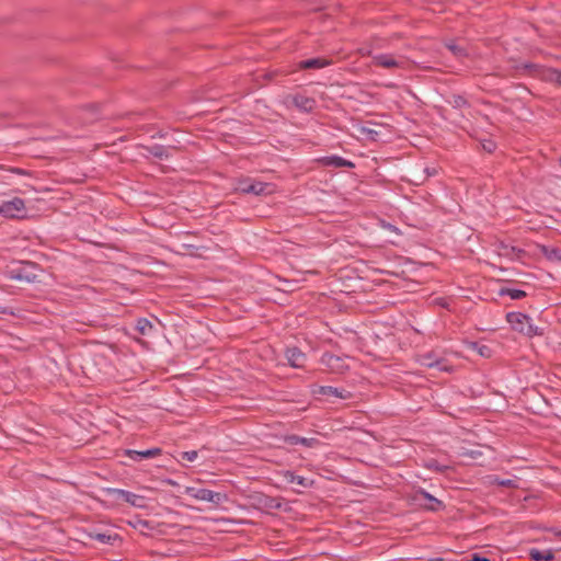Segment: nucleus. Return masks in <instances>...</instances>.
Masks as SVG:
<instances>
[{"mask_svg": "<svg viewBox=\"0 0 561 561\" xmlns=\"http://www.w3.org/2000/svg\"><path fill=\"white\" fill-rule=\"evenodd\" d=\"M112 494L116 496V499H122L128 504H130L134 507L137 508H146L147 507V501L146 497L139 494L131 493L126 490L122 489H112L110 490Z\"/></svg>", "mask_w": 561, "mask_h": 561, "instance_id": "6", "label": "nucleus"}, {"mask_svg": "<svg viewBox=\"0 0 561 561\" xmlns=\"http://www.w3.org/2000/svg\"><path fill=\"white\" fill-rule=\"evenodd\" d=\"M90 537L92 539L100 541L101 543H112L114 540H116L117 535L98 533L91 534Z\"/></svg>", "mask_w": 561, "mask_h": 561, "instance_id": "21", "label": "nucleus"}, {"mask_svg": "<svg viewBox=\"0 0 561 561\" xmlns=\"http://www.w3.org/2000/svg\"><path fill=\"white\" fill-rule=\"evenodd\" d=\"M136 330L141 335H150L151 332L153 331V324L149 320L141 318L138 319L136 322Z\"/></svg>", "mask_w": 561, "mask_h": 561, "instance_id": "17", "label": "nucleus"}, {"mask_svg": "<svg viewBox=\"0 0 561 561\" xmlns=\"http://www.w3.org/2000/svg\"><path fill=\"white\" fill-rule=\"evenodd\" d=\"M539 251L547 260L554 263L561 262V250L559 248L540 245Z\"/></svg>", "mask_w": 561, "mask_h": 561, "instance_id": "9", "label": "nucleus"}, {"mask_svg": "<svg viewBox=\"0 0 561 561\" xmlns=\"http://www.w3.org/2000/svg\"><path fill=\"white\" fill-rule=\"evenodd\" d=\"M183 493L198 502L211 503L215 506H220L228 501L226 493L215 492L196 485L185 486Z\"/></svg>", "mask_w": 561, "mask_h": 561, "instance_id": "1", "label": "nucleus"}, {"mask_svg": "<svg viewBox=\"0 0 561 561\" xmlns=\"http://www.w3.org/2000/svg\"><path fill=\"white\" fill-rule=\"evenodd\" d=\"M287 440L289 444H293V445L301 444L307 447H314L319 443L318 439H316V438H306V437H300L297 435H293V436L288 437Z\"/></svg>", "mask_w": 561, "mask_h": 561, "instance_id": "18", "label": "nucleus"}, {"mask_svg": "<svg viewBox=\"0 0 561 561\" xmlns=\"http://www.w3.org/2000/svg\"><path fill=\"white\" fill-rule=\"evenodd\" d=\"M9 172L11 173H14V174H19V175H26L27 172L23 169H19V168H11L8 170Z\"/></svg>", "mask_w": 561, "mask_h": 561, "instance_id": "28", "label": "nucleus"}, {"mask_svg": "<svg viewBox=\"0 0 561 561\" xmlns=\"http://www.w3.org/2000/svg\"><path fill=\"white\" fill-rule=\"evenodd\" d=\"M466 346L468 350L477 352L482 357L491 356V348L484 344H479L477 342H468Z\"/></svg>", "mask_w": 561, "mask_h": 561, "instance_id": "15", "label": "nucleus"}, {"mask_svg": "<svg viewBox=\"0 0 561 561\" xmlns=\"http://www.w3.org/2000/svg\"><path fill=\"white\" fill-rule=\"evenodd\" d=\"M430 561H444V559H442V558H432V559H430Z\"/></svg>", "mask_w": 561, "mask_h": 561, "instance_id": "35", "label": "nucleus"}, {"mask_svg": "<svg viewBox=\"0 0 561 561\" xmlns=\"http://www.w3.org/2000/svg\"><path fill=\"white\" fill-rule=\"evenodd\" d=\"M329 65V61L323 58H310L300 62L301 68L320 69Z\"/></svg>", "mask_w": 561, "mask_h": 561, "instance_id": "16", "label": "nucleus"}, {"mask_svg": "<svg viewBox=\"0 0 561 561\" xmlns=\"http://www.w3.org/2000/svg\"><path fill=\"white\" fill-rule=\"evenodd\" d=\"M529 556L535 561H552L554 559V553L551 549H530Z\"/></svg>", "mask_w": 561, "mask_h": 561, "instance_id": "10", "label": "nucleus"}, {"mask_svg": "<svg viewBox=\"0 0 561 561\" xmlns=\"http://www.w3.org/2000/svg\"><path fill=\"white\" fill-rule=\"evenodd\" d=\"M237 190L245 194L254 195H267L274 192V187L272 184L259 181H251L250 179L240 181Z\"/></svg>", "mask_w": 561, "mask_h": 561, "instance_id": "3", "label": "nucleus"}, {"mask_svg": "<svg viewBox=\"0 0 561 561\" xmlns=\"http://www.w3.org/2000/svg\"><path fill=\"white\" fill-rule=\"evenodd\" d=\"M327 163L334 167H353L351 161L336 156L328 158Z\"/></svg>", "mask_w": 561, "mask_h": 561, "instance_id": "24", "label": "nucleus"}, {"mask_svg": "<svg viewBox=\"0 0 561 561\" xmlns=\"http://www.w3.org/2000/svg\"><path fill=\"white\" fill-rule=\"evenodd\" d=\"M24 209V201L19 197L0 204V215L8 218L18 217Z\"/></svg>", "mask_w": 561, "mask_h": 561, "instance_id": "7", "label": "nucleus"}, {"mask_svg": "<svg viewBox=\"0 0 561 561\" xmlns=\"http://www.w3.org/2000/svg\"><path fill=\"white\" fill-rule=\"evenodd\" d=\"M419 495L422 496L423 499L427 500L428 502L434 501V505H426L427 508L431 511H437L442 506V502L438 501L437 499H435L433 495H431L426 491H420Z\"/></svg>", "mask_w": 561, "mask_h": 561, "instance_id": "23", "label": "nucleus"}, {"mask_svg": "<svg viewBox=\"0 0 561 561\" xmlns=\"http://www.w3.org/2000/svg\"><path fill=\"white\" fill-rule=\"evenodd\" d=\"M506 318L511 327L517 332H520L527 336H536L542 334V330L534 325L533 320L524 313L510 312L507 313Z\"/></svg>", "mask_w": 561, "mask_h": 561, "instance_id": "2", "label": "nucleus"}, {"mask_svg": "<svg viewBox=\"0 0 561 561\" xmlns=\"http://www.w3.org/2000/svg\"><path fill=\"white\" fill-rule=\"evenodd\" d=\"M322 362L327 364L331 369H339L342 366L340 365L341 359L334 355L327 354L322 357Z\"/></svg>", "mask_w": 561, "mask_h": 561, "instance_id": "22", "label": "nucleus"}, {"mask_svg": "<svg viewBox=\"0 0 561 561\" xmlns=\"http://www.w3.org/2000/svg\"><path fill=\"white\" fill-rule=\"evenodd\" d=\"M493 147H494V146H493V144H491V142H490L489 145H484V149H485V150H488V151H490V152L493 150Z\"/></svg>", "mask_w": 561, "mask_h": 561, "instance_id": "34", "label": "nucleus"}, {"mask_svg": "<svg viewBox=\"0 0 561 561\" xmlns=\"http://www.w3.org/2000/svg\"><path fill=\"white\" fill-rule=\"evenodd\" d=\"M500 485H504V486H511L513 485V481L512 480H502L499 482Z\"/></svg>", "mask_w": 561, "mask_h": 561, "instance_id": "31", "label": "nucleus"}, {"mask_svg": "<svg viewBox=\"0 0 561 561\" xmlns=\"http://www.w3.org/2000/svg\"><path fill=\"white\" fill-rule=\"evenodd\" d=\"M523 251L515 247L502 245L500 249V255L506 256L511 260H517Z\"/></svg>", "mask_w": 561, "mask_h": 561, "instance_id": "19", "label": "nucleus"}, {"mask_svg": "<svg viewBox=\"0 0 561 561\" xmlns=\"http://www.w3.org/2000/svg\"><path fill=\"white\" fill-rule=\"evenodd\" d=\"M359 53L363 55V56H366V55H371V51L369 49H366V48H360L359 49Z\"/></svg>", "mask_w": 561, "mask_h": 561, "instance_id": "32", "label": "nucleus"}, {"mask_svg": "<svg viewBox=\"0 0 561 561\" xmlns=\"http://www.w3.org/2000/svg\"><path fill=\"white\" fill-rule=\"evenodd\" d=\"M467 561H490V559L474 556L470 560H467Z\"/></svg>", "mask_w": 561, "mask_h": 561, "instance_id": "30", "label": "nucleus"}, {"mask_svg": "<svg viewBox=\"0 0 561 561\" xmlns=\"http://www.w3.org/2000/svg\"><path fill=\"white\" fill-rule=\"evenodd\" d=\"M426 172H427V174H428V175H433V174H435V170H433V171H428V170L426 169Z\"/></svg>", "mask_w": 561, "mask_h": 561, "instance_id": "36", "label": "nucleus"}, {"mask_svg": "<svg viewBox=\"0 0 561 561\" xmlns=\"http://www.w3.org/2000/svg\"><path fill=\"white\" fill-rule=\"evenodd\" d=\"M385 227L390 231L398 232V228L390 224L386 225Z\"/></svg>", "mask_w": 561, "mask_h": 561, "instance_id": "33", "label": "nucleus"}, {"mask_svg": "<svg viewBox=\"0 0 561 561\" xmlns=\"http://www.w3.org/2000/svg\"><path fill=\"white\" fill-rule=\"evenodd\" d=\"M373 65L386 69L404 68L407 59L401 55L393 54H376L373 55Z\"/></svg>", "mask_w": 561, "mask_h": 561, "instance_id": "4", "label": "nucleus"}, {"mask_svg": "<svg viewBox=\"0 0 561 561\" xmlns=\"http://www.w3.org/2000/svg\"><path fill=\"white\" fill-rule=\"evenodd\" d=\"M285 479L289 483H297L304 488H309L312 485L311 480L304 478L301 476H296L294 472H290V471L285 472Z\"/></svg>", "mask_w": 561, "mask_h": 561, "instance_id": "14", "label": "nucleus"}, {"mask_svg": "<svg viewBox=\"0 0 561 561\" xmlns=\"http://www.w3.org/2000/svg\"><path fill=\"white\" fill-rule=\"evenodd\" d=\"M152 153L156 157L161 158L163 156V148L162 147H156V148H153Z\"/></svg>", "mask_w": 561, "mask_h": 561, "instance_id": "29", "label": "nucleus"}, {"mask_svg": "<svg viewBox=\"0 0 561 561\" xmlns=\"http://www.w3.org/2000/svg\"><path fill=\"white\" fill-rule=\"evenodd\" d=\"M448 49H450L454 55L456 56H461L463 54V49L455 44H448L447 45Z\"/></svg>", "mask_w": 561, "mask_h": 561, "instance_id": "27", "label": "nucleus"}, {"mask_svg": "<svg viewBox=\"0 0 561 561\" xmlns=\"http://www.w3.org/2000/svg\"><path fill=\"white\" fill-rule=\"evenodd\" d=\"M505 294L508 295L512 299H520L526 295L525 291L520 289H507Z\"/></svg>", "mask_w": 561, "mask_h": 561, "instance_id": "25", "label": "nucleus"}, {"mask_svg": "<svg viewBox=\"0 0 561 561\" xmlns=\"http://www.w3.org/2000/svg\"><path fill=\"white\" fill-rule=\"evenodd\" d=\"M293 102H294L295 106H297L299 110L305 111V112L311 111L314 105V100L310 99L308 96H305V95L294 96Z\"/></svg>", "mask_w": 561, "mask_h": 561, "instance_id": "12", "label": "nucleus"}, {"mask_svg": "<svg viewBox=\"0 0 561 561\" xmlns=\"http://www.w3.org/2000/svg\"><path fill=\"white\" fill-rule=\"evenodd\" d=\"M181 457H182V459L192 462L197 458V451H195V450L184 451L181 454Z\"/></svg>", "mask_w": 561, "mask_h": 561, "instance_id": "26", "label": "nucleus"}, {"mask_svg": "<svg viewBox=\"0 0 561 561\" xmlns=\"http://www.w3.org/2000/svg\"><path fill=\"white\" fill-rule=\"evenodd\" d=\"M286 358L294 368H301L306 363V355L297 347H290L286 351Z\"/></svg>", "mask_w": 561, "mask_h": 561, "instance_id": "8", "label": "nucleus"}, {"mask_svg": "<svg viewBox=\"0 0 561 561\" xmlns=\"http://www.w3.org/2000/svg\"><path fill=\"white\" fill-rule=\"evenodd\" d=\"M321 394H324V396H332V397H336V398H341V399H346L350 397V393L346 392L345 390H342V389H339V388H334V387H331V386H322L320 387V391H319Z\"/></svg>", "mask_w": 561, "mask_h": 561, "instance_id": "13", "label": "nucleus"}, {"mask_svg": "<svg viewBox=\"0 0 561 561\" xmlns=\"http://www.w3.org/2000/svg\"><path fill=\"white\" fill-rule=\"evenodd\" d=\"M542 78L547 81L561 84V71L552 68L545 69Z\"/></svg>", "mask_w": 561, "mask_h": 561, "instance_id": "20", "label": "nucleus"}, {"mask_svg": "<svg viewBox=\"0 0 561 561\" xmlns=\"http://www.w3.org/2000/svg\"><path fill=\"white\" fill-rule=\"evenodd\" d=\"M421 366L428 368H437L440 371H451V366H449L442 357H439L434 352H428L425 354H421L417 358Z\"/></svg>", "mask_w": 561, "mask_h": 561, "instance_id": "5", "label": "nucleus"}, {"mask_svg": "<svg viewBox=\"0 0 561 561\" xmlns=\"http://www.w3.org/2000/svg\"><path fill=\"white\" fill-rule=\"evenodd\" d=\"M161 450L159 448H151L146 450H128V456L134 460H139L142 458H153L158 455H160Z\"/></svg>", "mask_w": 561, "mask_h": 561, "instance_id": "11", "label": "nucleus"}]
</instances>
